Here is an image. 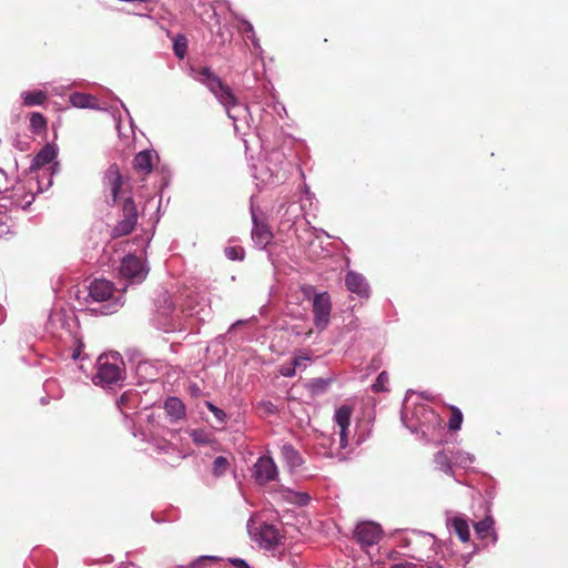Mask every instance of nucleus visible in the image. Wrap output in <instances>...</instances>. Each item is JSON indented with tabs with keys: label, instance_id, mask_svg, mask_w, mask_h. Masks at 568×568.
I'll list each match as a JSON object with an SVG mask.
<instances>
[{
	"label": "nucleus",
	"instance_id": "13d9d810",
	"mask_svg": "<svg viewBox=\"0 0 568 568\" xmlns=\"http://www.w3.org/2000/svg\"><path fill=\"white\" fill-rule=\"evenodd\" d=\"M122 106L124 108V110H125L126 114L130 116V114H129V109H126V108L124 106V104H122Z\"/></svg>",
	"mask_w": 568,
	"mask_h": 568
},
{
	"label": "nucleus",
	"instance_id": "603ef678",
	"mask_svg": "<svg viewBox=\"0 0 568 568\" xmlns=\"http://www.w3.org/2000/svg\"><path fill=\"white\" fill-rule=\"evenodd\" d=\"M164 434L165 436H170V438H174L176 436V432L170 429L164 430Z\"/></svg>",
	"mask_w": 568,
	"mask_h": 568
},
{
	"label": "nucleus",
	"instance_id": "f3484780",
	"mask_svg": "<svg viewBox=\"0 0 568 568\" xmlns=\"http://www.w3.org/2000/svg\"><path fill=\"white\" fill-rule=\"evenodd\" d=\"M162 363L160 361H140L135 366V374L140 384L155 382L160 376Z\"/></svg>",
	"mask_w": 568,
	"mask_h": 568
},
{
	"label": "nucleus",
	"instance_id": "6e6552de",
	"mask_svg": "<svg viewBox=\"0 0 568 568\" xmlns=\"http://www.w3.org/2000/svg\"><path fill=\"white\" fill-rule=\"evenodd\" d=\"M156 316L154 318L158 328L169 332L175 329V304L168 292L159 294L155 301Z\"/></svg>",
	"mask_w": 568,
	"mask_h": 568
},
{
	"label": "nucleus",
	"instance_id": "c9c22d12",
	"mask_svg": "<svg viewBox=\"0 0 568 568\" xmlns=\"http://www.w3.org/2000/svg\"><path fill=\"white\" fill-rule=\"evenodd\" d=\"M463 423V414L459 408L453 407L452 408V416L448 420V428L450 430H458L462 427Z\"/></svg>",
	"mask_w": 568,
	"mask_h": 568
},
{
	"label": "nucleus",
	"instance_id": "de8ad7c7",
	"mask_svg": "<svg viewBox=\"0 0 568 568\" xmlns=\"http://www.w3.org/2000/svg\"><path fill=\"white\" fill-rule=\"evenodd\" d=\"M389 568H416V565L413 562L405 561V562L395 564V565L390 566Z\"/></svg>",
	"mask_w": 568,
	"mask_h": 568
},
{
	"label": "nucleus",
	"instance_id": "ea45409f",
	"mask_svg": "<svg viewBox=\"0 0 568 568\" xmlns=\"http://www.w3.org/2000/svg\"><path fill=\"white\" fill-rule=\"evenodd\" d=\"M388 383V375L386 372H381L372 385L374 392H384L386 390V384Z\"/></svg>",
	"mask_w": 568,
	"mask_h": 568
},
{
	"label": "nucleus",
	"instance_id": "473e14b6",
	"mask_svg": "<svg viewBox=\"0 0 568 568\" xmlns=\"http://www.w3.org/2000/svg\"><path fill=\"white\" fill-rule=\"evenodd\" d=\"M187 39L184 34H178L173 39V51L179 59H184L187 51Z\"/></svg>",
	"mask_w": 568,
	"mask_h": 568
},
{
	"label": "nucleus",
	"instance_id": "9b49d317",
	"mask_svg": "<svg viewBox=\"0 0 568 568\" xmlns=\"http://www.w3.org/2000/svg\"><path fill=\"white\" fill-rule=\"evenodd\" d=\"M57 149L53 145L47 144L32 160L31 169L42 170L43 174L49 176L47 187H49L52 184V175L57 171Z\"/></svg>",
	"mask_w": 568,
	"mask_h": 568
},
{
	"label": "nucleus",
	"instance_id": "393cba45",
	"mask_svg": "<svg viewBox=\"0 0 568 568\" xmlns=\"http://www.w3.org/2000/svg\"><path fill=\"white\" fill-rule=\"evenodd\" d=\"M434 463L439 470L454 477L455 473L453 470V450H439L434 456Z\"/></svg>",
	"mask_w": 568,
	"mask_h": 568
},
{
	"label": "nucleus",
	"instance_id": "a18cd8bd",
	"mask_svg": "<svg viewBox=\"0 0 568 568\" xmlns=\"http://www.w3.org/2000/svg\"><path fill=\"white\" fill-rule=\"evenodd\" d=\"M230 562L237 568H250V565L242 558H231Z\"/></svg>",
	"mask_w": 568,
	"mask_h": 568
},
{
	"label": "nucleus",
	"instance_id": "79ce46f5",
	"mask_svg": "<svg viewBox=\"0 0 568 568\" xmlns=\"http://www.w3.org/2000/svg\"><path fill=\"white\" fill-rule=\"evenodd\" d=\"M280 374L284 377H293L296 374V367L293 362L284 364L280 368Z\"/></svg>",
	"mask_w": 568,
	"mask_h": 568
},
{
	"label": "nucleus",
	"instance_id": "39448f33",
	"mask_svg": "<svg viewBox=\"0 0 568 568\" xmlns=\"http://www.w3.org/2000/svg\"><path fill=\"white\" fill-rule=\"evenodd\" d=\"M292 169V163L287 161L280 151H272L265 164L257 169L254 175L263 185L274 186L284 183Z\"/></svg>",
	"mask_w": 568,
	"mask_h": 568
},
{
	"label": "nucleus",
	"instance_id": "a878e982",
	"mask_svg": "<svg viewBox=\"0 0 568 568\" xmlns=\"http://www.w3.org/2000/svg\"><path fill=\"white\" fill-rule=\"evenodd\" d=\"M449 526L463 542L469 540V525L464 517H454L453 519H450Z\"/></svg>",
	"mask_w": 568,
	"mask_h": 568
},
{
	"label": "nucleus",
	"instance_id": "1a4fd4ad",
	"mask_svg": "<svg viewBox=\"0 0 568 568\" xmlns=\"http://www.w3.org/2000/svg\"><path fill=\"white\" fill-rule=\"evenodd\" d=\"M149 273V267L143 260L135 255H126L122 258L119 274L122 278L129 281L130 284H139L143 282Z\"/></svg>",
	"mask_w": 568,
	"mask_h": 568
},
{
	"label": "nucleus",
	"instance_id": "72a5a7b5",
	"mask_svg": "<svg viewBox=\"0 0 568 568\" xmlns=\"http://www.w3.org/2000/svg\"><path fill=\"white\" fill-rule=\"evenodd\" d=\"M189 435L196 445H209L213 442L212 436L203 429H191Z\"/></svg>",
	"mask_w": 568,
	"mask_h": 568
},
{
	"label": "nucleus",
	"instance_id": "8fccbe9b",
	"mask_svg": "<svg viewBox=\"0 0 568 568\" xmlns=\"http://www.w3.org/2000/svg\"><path fill=\"white\" fill-rule=\"evenodd\" d=\"M248 39L252 40V44L255 49H260L261 50V47H260V43H258V39L256 38L255 34H252V36H248Z\"/></svg>",
	"mask_w": 568,
	"mask_h": 568
},
{
	"label": "nucleus",
	"instance_id": "4be33fe9",
	"mask_svg": "<svg viewBox=\"0 0 568 568\" xmlns=\"http://www.w3.org/2000/svg\"><path fill=\"white\" fill-rule=\"evenodd\" d=\"M164 409L171 420L176 422L185 417V405L178 397H169L164 402Z\"/></svg>",
	"mask_w": 568,
	"mask_h": 568
},
{
	"label": "nucleus",
	"instance_id": "c756f323",
	"mask_svg": "<svg viewBox=\"0 0 568 568\" xmlns=\"http://www.w3.org/2000/svg\"><path fill=\"white\" fill-rule=\"evenodd\" d=\"M150 442L159 453H170L171 450H175L174 445L165 436L160 437L151 435Z\"/></svg>",
	"mask_w": 568,
	"mask_h": 568
},
{
	"label": "nucleus",
	"instance_id": "052dcab7",
	"mask_svg": "<svg viewBox=\"0 0 568 568\" xmlns=\"http://www.w3.org/2000/svg\"><path fill=\"white\" fill-rule=\"evenodd\" d=\"M124 400V396H121V399L120 402L118 403V405H120V403H122Z\"/></svg>",
	"mask_w": 568,
	"mask_h": 568
},
{
	"label": "nucleus",
	"instance_id": "5fc2aeb1",
	"mask_svg": "<svg viewBox=\"0 0 568 568\" xmlns=\"http://www.w3.org/2000/svg\"><path fill=\"white\" fill-rule=\"evenodd\" d=\"M3 318H4V312H3V310L0 307V323H2Z\"/></svg>",
	"mask_w": 568,
	"mask_h": 568
},
{
	"label": "nucleus",
	"instance_id": "7ed1b4c3",
	"mask_svg": "<svg viewBox=\"0 0 568 568\" xmlns=\"http://www.w3.org/2000/svg\"><path fill=\"white\" fill-rule=\"evenodd\" d=\"M408 403L409 396H406L400 418L403 424L413 433L422 434L423 437L427 438L442 428V418L439 415L425 405L416 406L415 410L412 413V417L408 418Z\"/></svg>",
	"mask_w": 568,
	"mask_h": 568
},
{
	"label": "nucleus",
	"instance_id": "412c9836",
	"mask_svg": "<svg viewBox=\"0 0 568 568\" xmlns=\"http://www.w3.org/2000/svg\"><path fill=\"white\" fill-rule=\"evenodd\" d=\"M281 456L291 471L298 469L304 463L301 453L290 443L281 446Z\"/></svg>",
	"mask_w": 568,
	"mask_h": 568
},
{
	"label": "nucleus",
	"instance_id": "c03bdc74",
	"mask_svg": "<svg viewBox=\"0 0 568 568\" xmlns=\"http://www.w3.org/2000/svg\"><path fill=\"white\" fill-rule=\"evenodd\" d=\"M294 501L300 506L307 505L311 499L307 493H294Z\"/></svg>",
	"mask_w": 568,
	"mask_h": 568
},
{
	"label": "nucleus",
	"instance_id": "5701e85b",
	"mask_svg": "<svg viewBox=\"0 0 568 568\" xmlns=\"http://www.w3.org/2000/svg\"><path fill=\"white\" fill-rule=\"evenodd\" d=\"M494 519L491 516H486L483 520L475 524V532L479 539H486L489 536L493 538V544L497 541V532L494 529Z\"/></svg>",
	"mask_w": 568,
	"mask_h": 568
},
{
	"label": "nucleus",
	"instance_id": "2eb2a0df",
	"mask_svg": "<svg viewBox=\"0 0 568 568\" xmlns=\"http://www.w3.org/2000/svg\"><path fill=\"white\" fill-rule=\"evenodd\" d=\"M181 312L187 316H195L199 321H205L211 315V307L203 296L190 295L181 304Z\"/></svg>",
	"mask_w": 568,
	"mask_h": 568
},
{
	"label": "nucleus",
	"instance_id": "58836bf2",
	"mask_svg": "<svg viewBox=\"0 0 568 568\" xmlns=\"http://www.w3.org/2000/svg\"><path fill=\"white\" fill-rule=\"evenodd\" d=\"M205 406L214 415V417L220 424L226 423L227 416L223 409H221L220 407H217L216 405L209 400L205 402Z\"/></svg>",
	"mask_w": 568,
	"mask_h": 568
},
{
	"label": "nucleus",
	"instance_id": "a19ab883",
	"mask_svg": "<svg viewBox=\"0 0 568 568\" xmlns=\"http://www.w3.org/2000/svg\"><path fill=\"white\" fill-rule=\"evenodd\" d=\"M311 361V357L306 354L296 355L293 357L292 362L297 369H305L307 367V363Z\"/></svg>",
	"mask_w": 568,
	"mask_h": 568
},
{
	"label": "nucleus",
	"instance_id": "ddd939ff",
	"mask_svg": "<svg viewBox=\"0 0 568 568\" xmlns=\"http://www.w3.org/2000/svg\"><path fill=\"white\" fill-rule=\"evenodd\" d=\"M383 530L374 521H362L357 524L354 536L363 549L377 545L382 538Z\"/></svg>",
	"mask_w": 568,
	"mask_h": 568
},
{
	"label": "nucleus",
	"instance_id": "423d86ee",
	"mask_svg": "<svg viewBox=\"0 0 568 568\" xmlns=\"http://www.w3.org/2000/svg\"><path fill=\"white\" fill-rule=\"evenodd\" d=\"M302 293L305 298L312 301L314 326L317 331H325L331 323L332 300L327 292H316L312 285H304Z\"/></svg>",
	"mask_w": 568,
	"mask_h": 568
},
{
	"label": "nucleus",
	"instance_id": "0eeeda50",
	"mask_svg": "<svg viewBox=\"0 0 568 568\" xmlns=\"http://www.w3.org/2000/svg\"><path fill=\"white\" fill-rule=\"evenodd\" d=\"M87 290L88 296L85 301L88 303H106L100 310V313L103 315L115 313L122 306L121 300L113 296V283L108 280L95 278L89 284Z\"/></svg>",
	"mask_w": 568,
	"mask_h": 568
},
{
	"label": "nucleus",
	"instance_id": "20e7f679",
	"mask_svg": "<svg viewBox=\"0 0 568 568\" xmlns=\"http://www.w3.org/2000/svg\"><path fill=\"white\" fill-rule=\"evenodd\" d=\"M95 368L92 382L97 386L111 388L120 385L124 379V363L119 353L100 355Z\"/></svg>",
	"mask_w": 568,
	"mask_h": 568
},
{
	"label": "nucleus",
	"instance_id": "f03ea898",
	"mask_svg": "<svg viewBox=\"0 0 568 568\" xmlns=\"http://www.w3.org/2000/svg\"><path fill=\"white\" fill-rule=\"evenodd\" d=\"M47 329L72 348V359H80L84 344L78 321L73 314L68 315L62 312L52 313L49 317Z\"/></svg>",
	"mask_w": 568,
	"mask_h": 568
},
{
	"label": "nucleus",
	"instance_id": "cd10ccee",
	"mask_svg": "<svg viewBox=\"0 0 568 568\" xmlns=\"http://www.w3.org/2000/svg\"><path fill=\"white\" fill-rule=\"evenodd\" d=\"M47 93L42 90L23 91L21 99L26 106L41 105L47 101Z\"/></svg>",
	"mask_w": 568,
	"mask_h": 568
},
{
	"label": "nucleus",
	"instance_id": "4468645a",
	"mask_svg": "<svg viewBox=\"0 0 568 568\" xmlns=\"http://www.w3.org/2000/svg\"><path fill=\"white\" fill-rule=\"evenodd\" d=\"M248 531L252 538L265 549H272L280 544L281 535L274 525L263 523L256 528L248 525Z\"/></svg>",
	"mask_w": 568,
	"mask_h": 568
},
{
	"label": "nucleus",
	"instance_id": "f257e3e1",
	"mask_svg": "<svg viewBox=\"0 0 568 568\" xmlns=\"http://www.w3.org/2000/svg\"><path fill=\"white\" fill-rule=\"evenodd\" d=\"M192 77L195 81L204 84L225 108L227 116L233 121L234 129L237 131V121L246 119L250 115V109L245 104L239 103L232 89L224 84L219 75L211 68L204 67L200 70L192 69Z\"/></svg>",
	"mask_w": 568,
	"mask_h": 568
},
{
	"label": "nucleus",
	"instance_id": "e433bc0d",
	"mask_svg": "<svg viewBox=\"0 0 568 568\" xmlns=\"http://www.w3.org/2000/svg\"><path fill=\"white\" fill-rule=\"evenodd\" d=\"M224 253L231 261H242L245 256L244 248L241 246H226Z\"/></svg>",
	"mask_w": 568,
	"mask_h": 568
},
{
	"label": "nucleus",
	"instance_id": "bf43d9fd",
	"mask_svg": "<svg viewBox=\"0 0 568 568\" xmlns=\"http://www.w3.org/2000/svg\"><path fill=\"white\" fill-rule=\"evenodd\" d=\"M402 546H404V547L408 546V541H407V540H405V541L402 544Z\"/></svg>",
	"mask_w": 568,
	"mask_h": 568
},
{
	"label": "nucleus",
	"instance_id": "09e8293b",
	"mask_svg": "<svg viewBox=\"0 0 568 568\" xmlns=\"http://www.w3.org/2000/svg\"><path fill=\"white\" fill-rule=\"evenodd\" d=\"M245 323H246V321H244V320L235 321V322L231 325V327H230V329H229V333H231V332H232L233 329H235L237 326L244 325Z\"/></svg>",
	"mask_w": 568,
	"mask_h": 568
},
{
	"label": "nucleus",
	"instance_id": "9d476101",
	"mask_svg": "<svg viewBox=\"0 0 568 568\" xmlns=\"http://www.w3.org/2000/svg\"><path fill=\"white\" fill-rule=\"evenodd\" d=\"M122 215L123 217L112 229L111 235L114 239L130 234L136 225L138 210L131 196L123 200Z\"/></svg>",
	"mask_w": 568,
	"mask_h": 568
},
{
	"label": "nucleus",
	"instance_id": "a211bd4d",
	"mask_svg": "<svg viewBox=\"0 0 568 568\" xmlns=\"http://www.w3.org/2000/svg\"><path fill=\"white\" fill-rule=\"evenodd\" d=\"M345 285L347 290L357 297L368 298L369 284L362 274L355 271H348L345 275Z\"/></svg>",
	"mask_w": 568,
	"mask_h": 568
},
{
	"label": "nucleus",
	"instance_id": "4c0bfd02",
	"mask_svg": "<svg viewBox=\"0 0 568 568\" xmlns=\"http://www.w3.org/2000/svg\"><path fill=\"white\" fill-rule=\"evenodd\" d=\"M30 126L36 132L44 130L47 126L45 118L41 113H38V112L32 113L31 118H30Z\"/></svg>",
	"mask_w": 568,
	"mask_h": 568
},
{
	"label": "nucleus",
	"instance_id": "7c9ffc66",
	"mask_svg": "<svg viewBox=\"0 0 568 568\" xmlns=\"http://www.w3.org/2000/svg\"><path fill=\"white\" fill-rule=\"evenodd\" d=\"M229 468H230V463H229L227 458L224 456H217L213 460L212 474L214 477L219 478V477L224 476L226 474V471L229 470Z\"/></svg>",
	"mask_w": 568,
	"mask_h": 568
},
{
	"label": "nucleus",
	"instance_id": "49530a36",
	"mask_svg": "<svg viewBox=\"0 0 568 568\" xmlns=\"http://www.w3.org/2000/svg\"><path fill=\"white\" fill-rule=\"evenodd\" d=\"M4 219H6V216L0 213V237L3 234L8 233V231H9V227H8Z\"/></svg>",
	"mask_w": 568,
	"mask_h": 568
},
{
	"label": "nucleus",
	"instance_id": "f8f14e48",
	"mask_svg": "<svg viewBox=\"0 0 568 568\" xmlns=\"http://www.w3.org/2000/svg\"><path fill=\"white\" fill-rule=\"evenodd\" d=\"M252 477L260 485L274 481L278 477V469L271 456H261L253 466Z\"/></svg>",
	"mask_w": 568,
	"mask_h": 568
},
{
	"label": "nucleus",
	"instance_id": "37998d69",
	"mask_svg": "<svg viewBox=\"0 0 568 568\" xmlns=\"http://www.w3.org/2000/svg\"><path fill=\"white\" fill-rule=\"evenodd\" d=\"M239 29L243 34H246L247 37L255 34L253 26L246 20L241 21V26L239 27Z\"/></svg>",
	"mask_w": 568,
	"mask_h": 568
},
{
	"label": "nucleus",
	"instance_id": "864d4df0",
	"mask_svg": "<svg viewBox=\"0 0 568 568\" xmlns=\"http://www.w3.org/2000/svg\"><path fill=\"white\" fill-rule=\"evenodd\" d=\"M304 192H305L306 196H308V197H311V196H312V193H311V191H310V187H308L306 184L304 185Z\"/></svg>",
	"mask_w": 568,
	"mask_h": 568
},
{
	"label": "nucleus",
	"instance_id": "bb28decb",
	"mask_svg": "<svg viewBox=\"0 0 568 568\" xmlns=\"http://www.w3.org/2000/svg\"><path fill=\"white\" fill-rule=\"evenodd\" d=\"M70 102L75 108L94 109L97 108V99L88 93L74 92L70 95Z\"/></svg>",
	"mask_w": 568,
	"mask_h": 568
},
{
	"label": "nucleus",
	"instance_id": "aec40b11",
	"mask_svg": "<svg viewBox=\"0 0 568 568\" xmlns=\"http://www.w3.org/2000/svg\"><path fill=\"white\" fill-rule=\"evenodd\" d=\"M103 181L104 185L110 190L112 203L115 204L119 200V194L122 187V176L115 164L111 165L105 171Z\"/></svg>",
	"mask_w": 568,
	"mask_h": 568
},
{
	"label": "nucleus",
	"instance_id": "c85d7f7f",
	"mask_svg": "<svg viewBox=\"0 0 568 568\" xmlns=\"http://www.w3.org/2000/svg\"><path fill=\"white\" fill-rule=\"evenodd\" d=\"M454 465L460 468H469L475 462V456L463 450H453Z\"/></svg>",
	"mask_w": 568,
	"mask_h": 568
},
{
	"label": "nucleus",
	"instance_id": "6ab92c4d",
	"mask_svg": "<svg viewBox=\"0 0 568 568\" xmlns=\"http://www.w3.org/2000/svg\"><path fill=\"white\" fill-rule=\"evenodd\" d=\"M251 214L253 221L252 240L260 248H264L272 241L273 233L266 224L258 222L253 207H251Z\"/></svg>",
	"mask_w": 568,
	"mask_h": 568
},
{
	"label": "nucleus",
	"instance_id": "f704fd0d",
	"mask_svg": "<svg viewBox=\"0 0 568 568\" xmlns=\"http://www.w3.org/2000/svg\"><path fill=\"white\" fill-rule=\"evenodd\" d=\"M256 408L263 417L275 415L278 412L277 407L271 400L258 402Z\"/></svg>",
	"mask_w": 568,
	"mask_h": 568
},
{
	"label": "nucleus",
	"instance_id": "dca6fc26",
	"mask_svg": "<svg viewBox=\"0 0 568 568\" xmlns=\"http://www.w3.org/2000/svg\"><path fill=\"white\" fill-rule=\"evenodd\" d=\"M352 416V408L343 405L335 410L334 420L338 427L339 448H346L348 445V427Z\"/></svg>",
	"mask_w": 568,
	"mask_h": 568
},
{
	"label": "nucleus",
	"instance_id": "4d7b16f0",
	"mask_svg": "<svg viewBox=\"0 0 568 568\" xmlns=\"http://www.w3.org/2000/svg\"><path fill=\"white\" fill-rule=\"evenodd\" d=\"M116 129H118L119 135L121 136V135H122V132H121V128H120V124H119V123L116 124Z\"/></svg>",
	"mask_w": 568,
	"mask_h": 568
},
{
	"label": "nucleus",
	"instance_id": "2f4dec72",
	"mask_svg": "<svg viewBox=\"0 0 568 568\" xmlns=\"http://www.w3.org/2000/svg\"><path fill=\"white\" fill-rule=\"evenodd\" d=\"M331 382V378H314L308 383V388L313 395H320L328 389Z\"/></svg>",
	"mask_w": 568,
	"mask_h": 568
},
{
	"label": "nucleus",
	"instance_id": "3c124183",
	"mask_svg": "<svg viewBox=\"0 0 568 568\" xmlns=\"http://www.w3.org/2000/svg\"><path fill=\"white\" fill-rule=\"evenodd\" d=\"M203 560L216 561V560H219V558L215 556H201L197 558L196 561H203Z\"/></svg>",
	"mask_w": 568,
	"mask_h": 568
},
{
	"label": "nucleus",
	"instance_id": "6e6d98bb",
	"mask_svg": "<svg viewBox=\"0 0 568 568\" xmlns=\"http://www.w3.org/2000/svg\"><path fill=\"white\" fill-rule=\"evenodd\" d=\"M192 390L194 394H197L200 392L199 387H196V386L192 387Z\"/></svg>",
	"mask_w": 568,
	"mask_h": 568
},
{
	"label": "nucleus",
	"instance_id": "b1692460",
	"mask_svg": "<svg viewBox=\"0 0 568 568\" xmlns=\"http://www.w3.org/2000/svg\"><path fill=\"white\" fill-rule=\"evenodd\" d=\"M156 158V155L153 153V151H141L139 152L134 160H133V166L138 172L141 173H150L153 169V161Z\"/></svg>",
	"mask_w": 568,
	"mask_h": 568
}]
</instances>
